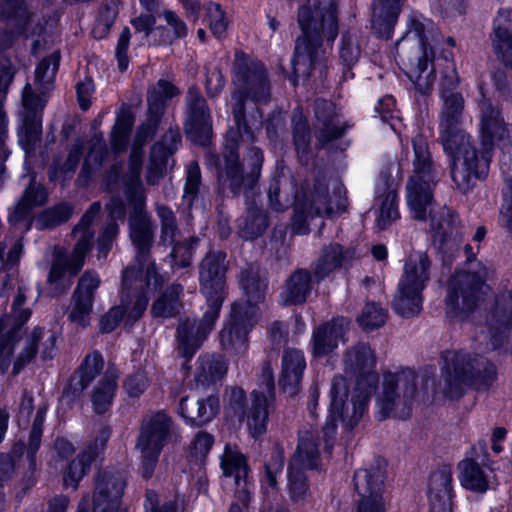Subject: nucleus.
<instances>
[{
	"mask_svg": "<svg viewBox=\"0 0 512 512\" xmlns=\"http://www.w3.org/2000/svg\"><path fill=\"white\" fill-rule=\"evenodd\" d=\"M140 172L141 154L135 149L132 151L129 161L130 183L127 195L137 213L130 219V236L138 249L137 267L125 270L123 286L125 290L133 289L139 293L135 299H130L128 294H123L121 304L112 307L102 317L100 328L106 333L113 331L120 323L131 326L137 321L147 307V293L156 290L162 283V278L157 275L154 264L146 260V253L152 241V227L142 209L145 196L140 182Z\"/></svg>",
	"mask_w": 512,
	"mask_h": 512,
	"instance_id": "f257e3e1",
	"label": "nucleus"
},
{
	"mask_svg": "<svg viewBox=\"0 0 512 512\" xmlns=\"http://www.w3.org/2000/svg\"><path fill=\"white\" fill-rule=\"evenodd\" d=\"M233 83L235 92L232 95L233 116L236 129H230L225 144V154L220 163L219 180L224 184L228 183L231 189L236 192L242 185H251L257 178L263 155L258 148L249 151L250 174L244 177L238 164L236 148L239 141L250 142L253 140L251 128L243 122V98H251L254 102L266 101L269 97V85L266 78L264 66L255 60L250 59L243 53H236L233 66Z\"/></svg>",
	"mask_w": 512,
	"mask_h": 512,
	"instance_id": "f03ea898",
	"label": "nucleus"
},
{
	"mask_svg": "<svg viewBox=\"0 0 512 512\" xmlns=\"http://www.w3.org/2000/svg\"><path fill=\"white\" fill-rule=\"evenodd\" d=\"M375 367L376 356L367 344H358L346 353L345 377L337 376L332 382L329 418L323 428L325 436L335 434L338 420L349 428L358 423L378 382Z\"/></svg>",
	"mask_w": 512,
	"mask_h": 512,
	"instance_id": "7ed1b4c3",
	"label": "nucleus"
},
{
	"mask_svg": "<svg viewBox=\"0 0 512 512\" xmlns=\"http://www.w3.org/2000/svg\"><path fill=\"white\" fill-rule=\"evenodd\" d=\"M414 150L413 174L406 186V201L411 214L418 220L430 217L435 234L447 237L452 235L456 216L446 207L434 213L433 189L436 186V169L431 161L428 144L422 135L412 140Z\"/></svg>",
	"mask_w": 512,
	"mask_h": 512,
	"instance_id": "20e7f679",
	"label": "nucleus"
},
{
	"mask_svg": "<svg viewBox=\"0 0 512 512\" xmlns=\"http://www.w3.org/2000/svg\"><path fill=\"white\" fill-rule=\"evenodd\" d=\"M441 97L440 139L444 150L452 158V179L459 188L465 189L473 178L485 176L487 159L477 161L476 151L468 136L459 128L464 108L462 95L443 91Z\"/></svg>",
	"mask_w": 512,
	"mask_h": 512,
	"instance_id": "39448f33",
	"label": "nucleus"
},
{
	"mask_svg": "<svg viewBox=\"0 0 512 512\" xmlns=\"http://www.w3.org/2000/svg\"><path fill=\"white\" fill-rule=\"evenodd\" d=\"M225 259L223 252L216 251L210 252L202 261L201 291L206 298L208 310L199 323L187 320L178 328L179 350L185 357H191L199 349L218 318L224 298Z\"/></svg>",
	"mask_w": 512,
	"mask_h": 512,
	"instance_id": "423d86ee",
	"label": "nucleus"
},
{
	"mask_svg": "<svg viewBox=\"0 0 512 512\" xmlns=\"http://www.w3.org/2000/svg\"><path fill=\"white\" fill-rule=\"evenodd\" d=\"M434 23L418 13H412L404 37L396 44V58L417 89L426 93L434 81V46L439 43Z\"/></svg>",
	"mask_w": 512,
	"mask_h": 512,
	"instance_id": "0eeeda50",
	"label": "nucleus"
},
{
	"mask_svg": "<svg viewBox=\"0 0 512 512\" xmlns=\"http://www.w3.org/2000/svg\"><path fill=\"white\" fill-rule=\"evenodd\" d=\"M298 22L302 35L297 39L293 59V71L296 78L308 77L322 37L333 41L338 34L336 7L334 4L320 7L318 0H308L300 8Z\"/></svg>",
	"mask_w": 512,
	"mask_h": 512,
	"instance_id": "6e6552de",
	"label": "nucleus"
},
{
	"mask_svg": "<svg viewBox=\"0 0 512 512\" xmlns=\"http://www.w3.org/2000/svg\"><path fill=\"white\" fill-rule=\"evenodd\" d=\"M241 286L246 299L232 307L230 320L219 334L220 344L224 349H233L243 353L247 349V334L258 320L257 305L263 301L266 281L254 272H243Z\"/></svg>",
	"mask_w": 512,
	"mask_h": 512,
	"instance_id": "1a4fd4ad",
	"label": "nucleus"
},
{
	"mask_svg": "<svg viewBox=\"0 0 512 512\" xmlns=\"http://www.w3.org/2000/svg\"><path fill=\"white\" fill-rule=\"evenodd\" d=\"M60 56L53 53L44 58L35 71V89L26 85L22 93V104L24 108L23 124L19 129V143L26 152L34 149L36 142L42 133L41 112L46 105L45 92L50 90L55 74L58 70Z\"/></svg>",
	"mask_w": 512,
	"mask_h": 512,
	"instance_id": "9d476101",
	"label": "nucleus"
},
{
	"mask_svg": "<svg viewBox=\"0 0 512 512\" xmlns=\"http://www.w3.org/2000/svg\"><path fill=\"white\" fill-rule=\"evenodd\" d=\"M443 359V391L449 398L459 397L470 381L474 382L477 389H486L495 380V366L482 358H471L467 353L447 351Z\"/></svg>",
	"mask_w": 512,
	"mask_h": 512,
	"instance_id": "9b49d317",
	"label": "nucleus"
},
{
	"mask_svg": "<svg viewBox=\"0 0 512 512\" xmlns=\"http://www.w3.org/2000/svg\"><path fill=\"white\" fill-rule=\"evenodd\" d=\"M416 394V375L411 370L384 374L381 391L377 394V417L404 418L409 413V405Z\"/></svg>",
	"mask_w": 512,
	"mask_h": 512,
	"instance_id": "f8f14e48",
	"label": "nucleus"
},
{
	"mask_svg": "<svg viewBox=\"0 0 512 512\" xmlns=\"http://www.w3.org/2000/svg\"><path fill=\"white\" fill-rule=\"evenodd\" d=\"M429 261L425 254L411 255L404 268L394 300L395 311L403 317L417 315L422 309V291L429 279Z\"/></svg>",
	"mask_w": 512,
	"mask_h": 512,
	"instance_id": "ddd939ff",
	"label": "nucleus"
},
{
	"mask_svg": "<svg viewBox=\"0 0 512 512\" xmlns=\"http://www.w3.org/2000/svg\"><path fill=\"white\" fill-rule=\"evenodd\" d=\"M173 433L171 419L162 412L147 416L141 427L136 448L141 453V473L150 478L155 470L159 455Z\"/></svg>",
	"mask_w": 512,
	"mask_h": 512,
	"instance_id": "4468645a",
	"label": "nucleus"
},
{
	"mask_svg": "<svg viewBox=\"0 0 512 512\" xmlns=\"http://www.w3.org/2000/svg\"><path fill=\"white\" fill-rule=\"evenodd\" d=\"M100 208V204H92L90 209L82 217L79 225L73 230V235L77 239L74 251L69 259L59 257L53 263L49 274L50 282L55 283L57 281H62L65 283V287L70 286V278L82 268L85 255L90 249V242L93 234L88 229V226L94 217L98 215Z\"/></svg>",
	"mask_w": 512,
	"mask_h": 512,
	"instance_id": "2eb2a0df",
	"label": "nucleus"
},
{
	"mask_svg": "<svg viewBox=\"0 0 512 512\" xmlns=\"http://www.w3.org/2000/svg\"><path fill=\"white\" fill-rule=\"evenodd\" d=\"M318 460L319 451L316 436L312 432H302L297 451L288 469V485L292 500H301L306 494L307 484L303 471L317 468Z\"/></svg>",
	"mask_w": 512,
	"mask_h": 512,
	"instance_id": "dca6fc26",
	"label": "nucleus"
},
{
	"mask_svg": "<svg viewBox=\"0 0 512 512\" xmlns=\"http://www.w3.org/2000/svg\"><path fill=\"white\" fill-rule=\"evenodd\" d=\"M484 277L461 272L451 280L446 299L447 312L470 311L485 293Z\"/></svg>",
	"mask_w": 512,
	"mask_h": 512,
	"instance_id": "f3484780",
	"label": "nucleus"
},
{
	"mask_svg": "<svg viewBox=\"0 0 512 512\" xmlns=\"http://www.w3.org/2000/svg\"><path fill=\"white\" fill-rule=\"evenodd\" d=\"M385 475L380 468L359 470L354 475L355 489L359 495L358 512H385Z\"/></svg>",
	"mask_w": 512,
	"mask_h": 512,
	"instance_id": "a211bd4d",
	"label": "nucleus"
},
{
	"mask_svg": "<svg viewBox=\"0 0 512 512\" xmlns=\"http://www.w3.org/2000/svg\"><path fill=\"white\" fill-rule=\"evenodd\" d=\"M480 109V123L479 132L481 137V143L485 152L478 158L477 161L481 162L483 159H487V165L489 164V152L492 148L503 142L508 136L509 131L507 129L504 118L501 115L499 108L487 99L484 94L479 102Z\"/></svg>",
	"mask_w": 512,
	"mask_h": 512,
	"instance_id": "6ab92c4d",
	"label": "nucleus"
},
{
	"mask_svg": "<svg viewBox=\"0 0 512 512\" xmlns=\"http://www.w3.org/2000/svg\"><path fill=\"white\" fill-rule=\"evenodd\" d=\"M262 385L252 393V405L247 413V426L253 437L265 432L268 407L274 398V373L270 364L262 368Z\"/></svg>",
	"mask_w": 512,
	"mask_h": 512,
	"instance_id": "aec40b11",
	"label": "nucleus"
},
{
	"mask_svg": "<svg viewBox=\"0 0 512 512\" xmlns=\"http://www.w3.org/2000/svg\"><path fill=\"white\" fill-rule=\"evenodd\" d=\"M458 471L462 487L474 493H485L496 480L487 456L479 457L476 454V448H473L471 454L459 462Z\"/></svg>",
	"mask_w": 512,
	"mask_h": 512,
	"instance_id": "412c9836",
	"label": "nucleus"
},
{
	"mask_svg": "<svg viewBox=\"0 0 512 512\" xmlns=\"http://www.w3.org/2000/svg\"><path fill=\"white\" fill-rule=\"evenodd\" d=\"M125 479L117 471H104L96 480L93 512H117L124 493Z\"/></svg>",
	"mask_w": 512,
	"mask_h": 512,
	"instance_id": "4be33fe9",
	"label": "nucleus"
},
{
	"mask_svg": "<svg viewBox=\"0 0 512 512\" xmlns=\"http://www.w3.org/2000/svg\"><path fill=\"white\" fill-rule=\"evenodd\" d=\"M376 225L385 229L399 218L396 184L390 175L381 173L376 184Z\"/></svg>",
	"mask_w": 512,
	"mask_h": 512,
	"instance_id": "5701e85b",
	"label": "nucleus"
},
{
	"mask_svg": "<svg viewBox=\"0 0 512 512\" xmlns=\"http://www.w3.org/2000/svg\"><path fill=\"white\" fill-rule=\"evenodd\" d=\"M99 285L100 278L95 273L87 272L80 278L69 312V319L72 322L83 327L89 324L94 292Z\"/></svg>",
	"mask_w": 512,
	"mask_h": 512,
	"instance_id": "b1692460",
	"label": "nucleus"
},
{
	"mask_svg": "<svg viewBox=\"0 0 512 512\" xmlns=\"http://www.w3.org/2000/svg\"><path fill=\"white\" fill-rule=\"evenodd\" d=\"M188 120L186 133L193 142L205 144L211 133L210 114L205 100L196 89H190L187 97Z\"/></svg>",
	"mask_w": 512,
	"mask_h": 512,
	"instance_id": "393cba45",
	"label": "nucleus"
},
{
	"mask_svg": "<svg viewBox=\"0 0 512 512\" xmlns=\"http://www.w3.org/2000/svg\"><path fill=\"white\" fill-rule=\"evenodd\" d=\"M221 468L226 480H233L235 494L239 500H249L248 465L245 457L236 447L226 446L221 457Z\"/></svg>",
	"mask_w": 512,
	"mask_h": 512,
	"instance_id": "a878e982",
	"label": "nucleus"
},
{
	"mask_svg": "<svg viewBox=\"0 0 512 512\" xmlns=\"http://www.w3.org/2000/svg\"><path fill=\"white\" fill-rule=\"evenodd\" d=\"M220 408L219 398L210 395L199 398L194 395L183 397L179 404V414L191 426H201L210 422Z\"/></svg>",
	"mask_w": 512,
	"mask_h": 512,
	"instance_id": "bb28decb",
	"label": "nucleus"
},
{
	"mask_svg": "<svg viewBox=\"0 0 512 512\" xmlns=\"http://www.w3.org/2000/svg\"><path fill=\"white\" fill-rule=\"evenodd\" d=\"M109 434L103 431L102 434L95 439L93 445L87 447L85 451L77 456L69 465L65 475L64 484L66 486L76 487L79 481L87 473L91 463L103 452Z\"/></svg>",
	"mask_w": 512,
	"mask_h": 512,
	"instance_id": "cd10ccee",
	"label": "nucleus"
},
{
	"mask_svg": "<svg viewBox=\"0 0 512 512\" xmlns=\"http://www.w3.org/2000/svg\"><path fill=\"white\" fill-rule=\"evenodd\" d=\"M497 55L505 65L512 68V12L508 9L499 10L491 37Z\"/></svg>",
	"mask_w": 512,
	"mask_h": 512,
	"instance_id": "c85d7f7f",
	"label": "nucleus"
},
{
	"mask_svg": "<svg viewBox=\"0 0 512 512\" xmlns=\"http://www.w3.org/2000/svg\"><path fill=\"white\" fill-rule=\"evenodd\" d=\"M348 326L349 321L343 317L320 326L312 337L313 354L324 356L332 352L337 348Z\"/></svg>",
	"mask_w": 512,
	"mask_h": 512,
	"instance_id": "c756f323",
	"label": "nucleus"
},
{
	"mask_svg": "<svg viewBox=\"0 0 512 512\" xmlns=\"http://www.w3.org/2000/svg\"><path fill=\"white\" fill-rule=\"evenodd\" d=\"M306 367L303 353L296 349L285 350L282 358V372L279 380L283 390L294 395Z\"/></svg>",
	"mask_w": 512,
	"mask_h": 512,
	"instance_id": "7c9ffc66",
	"label": "nucleus"
},
{
	"mask_svg": "<svg viewBox=\"0 0 512 512\" xmlns=\"http://www.w3.org/2000/svg\"><path fill=\"white\" fill-rule=\"evenodd\" d=\"M404 0H374L372 27L383 38H390Z\"/></svg>",
	"mask_w": 512,
	"mask_h": 512,
	"instance_id": "2f4dec72",
	"label": "nucleus"
},
{
	"mask_svg": "<svg viewBox=\"0 0 512 512\" xmlns=\"http://www.w3.org/2000/svg\"><path fill=\"white\" fill-rule=\"evenodd\" d=\"M453 496L452 473L443 469L430 478L428 497L433 510L445 511L450 506Z\"/></svg>",
	"mask_w": 512,
	"mask_h": 512,
	"instance_id": "473e14b6",
	"label": "nucleus"
},
{
	"mask_svg": "<svg viewBox=\"0 0 512 512\" xmlns=\"http://www.w3.org/2000/svg\"><path fill=\"white\" fill-rule=\"evenodd\" d=\"M119 372L109 366L98 380L92 392V404L97 413H104L111 405L117 389Z\"/></svg>",
	"mask_w": 512,
	"mask_h": 512,
	"instance_id": "72a5a7b5",
	"label": "nucleus"
},
{
	"mask_svg": "<svg viewBox=\"0 0 512 512\" xmlns=\"http://www.w3.org/2000/svg\"><path fill=\"white\" fill-rule=\"evenodd\" d=\"M311 290V277L307 271L298 270L287 280L281 294L283 305H295L306 301Z\"/></svg>",
	"mask_w": 512,
	"mask_h": 512,
	"instance_id": "f704fd0d",
	"label": "nucleus"
},
{
	"mask_svg": "<svg viewBox=\"0 0 512 512\" xmlns=\"http://www.w3.org/2000/svg\"><path fill=\"white\" fill-rule=\"evenodd\" d=\"M161 18L166 25H159L151 31L154 43L171 44L175 39L187 34L185 23L173 11H163L162 14L158 15V19Z\"/></svg>",
	"mask_w": 512,
	"mask_h": 512,
	"instance_id": "c9c22d12",
	"label": "nucleus"
},
{
	"mask_svg": "<svg viewBox=\"0 0 512 512\" xmlns=\"http://www.w3.org/2000/svg\"><path fill=\"white\" fill-rule=\"evenodd\" d=\"M227 372V365L220 356H204L200 358L195 379L203 385L220 380Z\"/></svg>",
	"mask_w": 512,
	"mask_h": 512,
	"instance_id": "e433bc0d",
	"label": "nucleus"
},
{
	"mask_svg": "<svg viewBox=\"0 0 512 512\" xmlns=\"http://www.w3.org/2000/svg\"><path fill=\"white\" fill-rule=\"evenodd\" d=\"M353 256V251L347 250L344 252L340 245H330L324 250L317 264L316 274L323 278L335 268L346 264Z\"/></svg>",
	"mask_w": 512,
	"mask_h": 512,
	"instance_id": "4c0bfd02",
	"label": "nucleus"
},
{
	"mask_svg": "<svg viewBox=\"0 0 512 512\" xmlns=\"http://www.w3.org/2000/svg\"><path fill=\"white\" fill-rule=\"evenodd\" d=\"M172 153L173 150L165 147L163 143H157L153 146L146 176L148 184L155 185L158 183L168 166L169 157Z\"/></svg>",
	"mask_w": 512,
	"mask_h": 512,
	"instance_id": "58836bf2",
	"label": "nucleus"
},
{
	"mask_svg": "<svg viewBox=\"0 0 512 512\" xmlns=\"http://www.w3.org/2000/svg\"><path fill=\"white\" fill-rule=\"evenodd\" d=\"M182 289L178 285H173L157 299L152 306V314L155 317H170L179 307V295Z\"/></svg>",
	"mask_w": 512,
	"mask_h": 512,
	"instance_id": "ea45409f",
	"label": "nucleus"
},
{
	"mask_svg": "<svg viewBox=\"0 0 512 512\" xmlns=\"http://www.w3.org/2000/svg\"><path fill=\"white\" fill-rule=\"evenodd\" d=\"M104 361L102 356L93 352L86 356L80 369L79 381L82 388L87 387L103 369Z\"/></svg>",
	"mask_w": 512,
	"mask_h": 512,
	"instance_id": "a19ab883",
	"label": "nucleus"
},
{
	"mask_svg": "<svg viewBox=\"0 0 512 512\" xmlns=\"http://www.w3.org/2000/svg\"><path fill=\"white\" fill-rule=\"evenodd\" d=\"M176 88L165 80H159L157 85L149 92L148 104L151 113H157L163 103L176 95Z\"/></svg>",
	"mask_w": 512,
	"mask_h": 512,
	"instance_id": "79ce46f5",
	"label": "nucleus"
},
{
	"mask_svg": "<svg viewBox=\"0 0 512 512\" xmlns=\"http://www.w3.org/2000/svg\"><path fill=\"white\" fill-rule=\"evenodd\" d=\"M386 321V312L375 303H367L358 317V323L363 329H374Z\"/></svg>",
	"mask_w": 512,
	"mask_h": 512,
	"instance_id": "37998d69",
	"label": "nucleus"
},
{
	"mask_svg": "<svg viewBox=\"0 0 512 512\" xmlns=\"http://www.w3.org/2000/svg\"><path fill=\"white\" fill-rule=\"evenodd\" d=\"M132 127V120L127 116L118 117L117 122L112 132V147L116 152L125 149L128 139V134Z\"/></svg>",
	"mask_w": 512,
	"mask_h": 512,
	"instance_id": "c03bdc74",
	"label": "nucleus"
},
{
	"mask_svg": "<svg viewBox=\"0 0 512 512\" xmlns=\"http://www.w3.org/2000/svg\"><path fill=\"white\" fill-rule=\"evenodd\" d=\"M47 193L41 186L31 185L25 192L21 203L17 207V212L24 214L26 210L43 205L46 201Z\"/></svg>",
	"mask_w": 512,
	"mask_h": 512,
	"instance_id": "a18cd8bd",
	"label": "nucleus"
},
{
	"mask_svg": "<svg viewBox=\"0 0 512 512\" xmlns=\"http://www.w3.org/2000/svg\"><path fill=\"white\" fill-rule=\"evenodd\" d=\"M41 333V329H35L31 336L25 339L22 351L14 364V373H18L21 368L34 357L36 353V342L40 339Z\"/></svg>",
	"mask_w": 512,
	"mask_h": 512,
	"instance_id": "49530a36",
	"label": "nucleus"
},
{
	"mask_svg": "<svg viewBox=\"0 0 512 512\" xmlns=\"http://www.w3.org/2000/svg\"><path fill=\"white\" fill-rule=\"evenodd\" d=\"M332 207L328 203V195L325 191H318L312 196L311 208L307 212H302L301 217L308 218L312 216L332 215Z\"/></svg>",
	"mask_w": 512,
	"mask_h": 512,
	"instance_id": "de8ad7c7",
	"label": "nucleus"
},
{
	"mask_svg": "<svg viewBox=\"0 0 512 512\" xmlns=\"http://www.w3.org/2000/svg\"><path fill=\"white\" fill-rule=\"evenodd\" d=\"M360 56V48L356 38L345 35L341 41L340 58L347 65L355 64Z\"/></svg>",
	"mask_w": 512,
	"mask_h": 512,
	"instance_id": "09e8293b",
	"label": "nucleus"
},
{
	"mask_svg": "<svg viewBox=\"0 0 512 512\" xmlns=\"http://www.w3.org/2000/svg\"><path fill=\"white\" fill-rule=\"evenodd\" d=\"M207 14L212 33L221 36L228 25L224 12L218 4L211 3L207 7Z\"/></svg>",
	"mask_w": 512,
	"mask_h": 512,
	"instance_id": "8fccbe9b",
	"label": "nucleus"
},
{
	"mask_svg": "<svg viewBox=\"0 0 512 512\" xmlns=\"http://www.w3.org/2000/svg\"><path fill=\"white\" fill-rule=\"evenodd\" d=\"M267 227V220L263 213L257 212L250 215L249 222L242 228V236L251 239L260 235Z\"/></svg>",
	"mask_w": 512,
	"mask_h": 512,
	"instance_id": "3c124183",
	"label": "nucleus"
},
{
	"mask_svg": "<svg viewBox=\"0 0 512 512\" xmlns=\"http://www.w3.org/2000/svg\"><path fill=\"white\" fill-rule=\"evenodd\" d=\"M148 380L144 372H136L124 382V389L129 397H139L147 388Z\"/></svg>",
	"mask_w": 512,
	"mask_h": 512,
	"instance_id": "603ef678",
	"label": "nucleus"
},
{
	"mask_svg": "<svg viewBox=\"0 0 512 512\" xmlns=\"http://www.w3.org/2000/svg\"><path fill=\"white\" fill-rule=\"evenodd\" d=\"M71 215V209L66 204H61L53 210L46 211L40 218L42 227L57 225L66 221Z\"/></svg>",
	"mask_w": 512,
	"mask_h": 512,
	"instance_id": "864d4df0",
	"label": "nucleus"
},
{
	"mask_svg": "<svg viewBox=\"0 0 512 512\" xmlns=\"http://www.w3.org/2000/svg\"><path fill=\"white\" fill-rule=\"evenodd\" d=\"M16 341L14 335L0 337V368L5 372L10 364V356L15 349Z\"/></svg>",
	"mask_w": 512,
	"mask_h": 512,
	"instance_id": "5fc2aeb1",
	"label": "nucleus"
},
{
	"mask_svg": "<svg viewBox=\"0 0 512 512\" xmlns=\"http://www.w3.org/2000/svg\"><path fill=\"white\" fill-rule=\"evenodd\" d=\"M158 215L162 219L163 235L162 240L164 243L173 242L174 234V217L173 213L167 207H158Z\"/></svg>",
	"mask_w": 512,
	"mask_h": 512,
	"instance_id": "6e6d98bb",
	"label": "nucleus"
},
{
	"mask_svg": "<svg viewBox=\"0 0 512 512\" xmlns=\"http://www.w3.org/2000/svg\"><path fill=\"white\" fill-rule=\"evenodd\" d=\"M118 232V227L115 223H110L105 228L103 235L98 240V257L105 258L112 247L113 238Z\"/></svg>",
	"mask_w": 512,
	"mask_h": 512,
	"instance_id": "4d7b16f0",
	"label": "nucleus"
},
{
	"mask_svg": "<svg viewBox=\"0 0 512 512\" xmlns=\"http://www.w3.org/2000/svg\"><path fill=\"white\" fill-rule=\"evenodd\" d=\"M129 40L130 30L129 28L125 27L120 34L116 47V57L121 70H125L128 66L127 50L129 46Z\"/></svg>",
	"mask_w": 512,
	"mask_h": 512,
	"instance_id": "13d9d810",
	"label": "nucleus"
},
{
	"mask_svg": "<svg viewBox=\"0 0 512 512\" xmlns=\"http://www.w3.org/2000/svg\"><path fill=\"white\" fill-rule=\"evenodd\" d=\"M116 17V11L114 8L105 7L100 11L99 17L97 19V25L94 30V33L99 37H102L109 28L112 26Z\"/></svg>",
	"mask_w": 512,
	"mask_h": 512,
	"instance_id": "bf43d9fd",
	"label": "nucleus"
},
{
	"mask_svg": "<svg viewBox=\"0 0 512 512\" xmlns=\"http://www.w3.org/2000/svg\"><path fill=\"white\" fill-rule=\"evenodd\" d=\"M200 183V170L196 163H191L188 166V172H187V180L185 184L184 189V197H190L192 198L195 193L197 192V189L199 187Z\"/></svg>",
	"mask_w": 512,
	"mask_h": 512,
	"instance_id": "052dcab7",
	"label": "nucleus"
},
{
	"mask_svg": "<svg viewBox=\"0 0 512 512\" xmlns=\"http://www.w3.org/2000/svg\"><path fill=\"white\" fill-rule=\"evenodd\" d=\"M213 444V438L207 433H199L191 444V452L195 457L205 456Z\"/></svg>",
	"mask_w": 512,
	"mask_h": 512,
	"instance_id": "680f3d73",
	"label": "nucleus"
},
{
	"mask_svg": "<svg viewBox=\"0 0 512 512\" xmlns=\"http://www.w3.org/2000/svg\"><path fill=\"white\" fill-rule=\"evenodd\" d=\"M144 505L146 512H176V507L173 503L165 504L159 508V496L154 491L146 492Z\"/></svg>",
	"mask_w": 512,
	"mask_h": 512,
	"instance_id": "e2e57ef3",
	"label": "nucleus"
},
{
	"mask_svg": "<svg viewBox=\"0 0 512 512\" xmlns=\"http://www.w3.org/2000/svg\"><path fill=\"white\" fill-rule=\"evenodd\" d=\"M93 91L94 86L90 79H85L77 85V98L79 105L83 110L88 109L90 106V98Z\"/></svg>",
	"mask_w": 512,
	"mask_h": 512,
	"instance_id": "0e129e2a",
	"label": "nucleus"
},
{
	"mask_svg": "<svg viewBox=\"0 0 512 512\" xmlns=\"http://www.w3.org/2000/svg\"><path fill=\"white\" fill-rule=\"evenodd\" d=\"M376 111L380 114L384 121L396 118L395 100L392 96H385L379 100Z\"/></svg>",
	"mask_w": 512,
	"mask_h": 512,
	"instance_id": "69168bd1",
	"label": "nucleus"
},
{
	"mask_svg": "<svg viewBox=\"0 0 512 512\" xmlns=\"http://www.w3.org/2000/svg\"><path fill=\"white\" fill-rule=\"evenodd\" d=\"M44 420V412L39 410L37 412L36 418L33 423V427L30 434V444L29 448L34 453L40 444L41 434H42V423Z\"/></svg>",
	"mask_w": 512,
	"mask_h": 512,
	"instance_id": "338daca9",
	"label": "nucleus"
},
{
	"mask_svg": "<svg viewBox=\"0 0 512 512\" xmlns=\"http://www.w3.org/2000/svg\"><path fill=\"white\" fill-rule=\"evenodd\" d=\"M224 87V79L220 71L213 70L206 77V88L210 95H216Z\"/></svg>",
	"mask_w": 512,
	"mask_h": 512,
	"instance_id": "774afa93",
	"label": "nucleus"
}]
</instances>
